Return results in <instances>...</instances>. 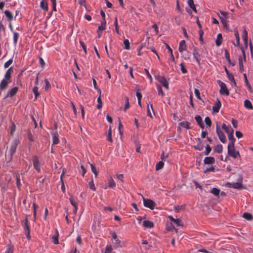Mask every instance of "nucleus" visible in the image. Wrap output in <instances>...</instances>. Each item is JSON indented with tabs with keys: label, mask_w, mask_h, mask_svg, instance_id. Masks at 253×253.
Here are the masks:
<instances>
[{
	"label": "nucleus",
	"mask_w": 253,
	"mask_h": 253,
	"mask_svg": "<svg viewBox=\"0 0 253 253\" xmlns=\"http://www.w3.org/2000/svg\"><path fill=\"white\" fill-rule=\"evenodd\" d=\"M143 225L146 228H151L154 227V223L149 220H144L143 222Z\"/></svg>",
	"instance_id": "nucleus-14"
},
{
	"label": "nucleus",
	"mask_w": 253,
	"mask_h": 253,
	"mask_svg": "<svg viewBox=\"0 0 253 253\" xmlns=\"http://www.w3.org/2000/svg\"><path fill=\"white\" fill-rule=\"evenodd\" d=\"M13 61L12 59H9L5 63L4 66L5 68H8L12 63Z\"/></svg>",
	"instance_id": "nucleus-57"
},
{
	"label": "nucleus",
	"mask_w": 253,
	"mask_h": 253,
	"mask_svg": "<svg viewBox=\"0 0 253 253\" xmlns=\"http://www.w3.org/2000/svg\"><path fill=\"white\" fill-rule=\"evenodd\" d=\"M4 14L7 19V20L10 22L13 19L12 14L8 10H5Z\"/></svg>",
	"instance_id": "nucleus-18"
},
{
	"label": "nucleus",
	"mask_w": 253,
	"mask_h": 253,
	"mask_svg": "<svg viewBox=\"0 0 253 253\" xmlns=\"http://www.w3.org/2000/svg\"><path fill=\"white\" fill-rule=\"evenodd\" d=\"M231 185L232 187L235 189H240L242 187V184L241 182H235Z\"/></svg>",
	"instance_id": "nucleus-31"
},
{
	"label": "nucleus",
	"mask_w": 253,
	"mask_h": 253,
	"mask_svg": "<svg viewBox=\"0 0 253 253\" xmlns=\"http://www.w3.org/2000/svg\"><path fill=\"white\" fill-rule=\"evenodd\" d=\"M180 66L181 67V70L182 71V72L183 73V74H185V73H187V70L185 68L184 66V65L183 63H181L180 64Z\"/></svg>",
	"instance_id": "nucleus-59"
},
{
	"label": "nucleus",
	"mask_w": 253,
	"mask_h": 253,
	"mask_svg": "<svg viewBox=\"0 0 253 253\" xmlns=\"http://www.w3.org/2000/svg\"><path fill=\"white\" fill-rule=\"evenodd\" d=\"M228 139L230 141V142L228 144L232 143L233 145H234V142L235 141V138L234 137L233 133H230V134L228 135Z\"/></svg>",
	"instance_id": "nucleus-37"
},
{
	"label": "nucleus",
	"mask_w": 253,
	"mask_h": 253,
	"mask_svg": "<svg viewBox=\"0 0 253 253\" xmlns=\"http://www.w3.org/2000/svg\"><path fill=\"white\" fill-rule=\"evenodd\" d=\"M243 217L248 220H252L253 218L252 215L247 212L244 213L243 215Z\"/></svg>",
	"instance_id": "nucleus-32"
},
{
	"label": "nucleus",
	"mask_w": 253,
	"mask_h": 253,
	"mask_svg": "<svg viewBox=\"0 0 253 253\" xmlns=\"http://www.w3.org/2000/svg\"><path fill=\"white\" fill-rule=\"evenodd\" d=\"M18 87H14L10 89L9 93L10 97H12L15 95L18 91Z\"/></svg>",
	"instance_id": "nucleus-23"
},
{
	"label": "nucleus",
	"mask_w": 253,
	"mask_h": 253,
	"mask_svg": "<svg viewBox=\"0 0 253 253\" xmlns=\"http://www.w3.org/2000/svg\"><path fill=\"white\" fill-rule=\"evenodd\" d=\"M90 166L91 167V171L95 174V177H97L98 172L95 167L92 164H90Z\"/></svg>",
	"instance_id": "nucleus-41"
},
{
	"label": "nucleus",
	"mask_w": 253,
	"mask_h": 253,
	"mask_svg": "<svg viewBox=\"0 0 253 253\" xmlns=\"http://www.w3.org/2000/svg\"><path fill=\"white\" fill-rule=\"evenodd\" d=\"M125 105L124 107V111H126V110L129 108V99L127 97H125Z\"/></svg>",
	"instance_id": "nucleus-36"
},
{
	"label": "nucleus",
	"mask_w": 253,
	"mask_h": 253,
	"mask_svg": "<svg viewBox=\"0 0 253 253\" xmlns=\"http://www.w3.org/2000/svg\"><path fill=\"white\" fill-rule=\"evenodd\" d=\"M194 148L196 150L201 151L204 148V145L202 142L199 143L197 145L194 146Z\"/></svg>",
	"instance_id": "nucleus-40"
},
{
	"label": "nucleus",
	"mask_w": 253,
	"mask_h": 253,
	"mask_svg": "<svg viewBox=\"0 0 253 253\" xmlns=\"http://www.w3.org/2000/svg\"><path fill=\"white\" fill-rule=\"evenodd\" d=\"M243 40L244 42L245 46L246 48L248 47V32L246 29H244L243 31V34L242 36Z\"/></svg>",
	"instance_id": "nucleus-13"
},
{
	"label": "nucleus",
	"mask_w": 253,
	"mask_h": 253,
	"mask_svg": "<svg viewBox=\"0 0 253 253\" xmlns=\"http://www.w3.org/2000/svg\"><path fill=\"white\" fill-rule=\"evenodd\" d=\"M56 235L52 237V242L55 244H58L59 243L58 242V237H59V234L57 230L56 231Z\"/></svg>",
	"instance_id": "nucleus-28"
},
{
	"label": "nucleus",
	"mask_w": 253,
	"mask_h": 253,
	"mask_svg": "<svg viewBox=\"0 0 253 253\" xmlns=\"http://www.w3.org/2000/svg\"><path fill=\"white\" fill-rule=\"evenodd\" d=\"M211 193L212 194H213L215 196H217L219 195V194L220 193V190L219 189H218V188H213L211 190Z\"/></svg>",
	"instance_id": "nucleus-30"
},
{
	"label": "nucleus",
	"mask_w": 253,
	"mask_h": 253,
	"mask_svg": "<svg viewBox=\"0 0 253 253\" xmlns=\"http://www.w3.org/2000/svg\"><path fill=\"white\" fill-rule=\"evenodd\" d=\"M216 131L220 140L223 143H225L226 142L225 135L217 125L216 126Z\"/></svg>",
	"instance_id": "nucleus-6"
},
{
	"label": "nucleus",
	"mask_w": 253,
	"mask_h": 253,
	"mask_svg": "<svg viewBox=\"0 0 253 253\" xmlns=\"http://www.w3.org/2000/svg\"><path fill=\"white\" fill-rule=\"evenodd\" d=\"M235 135L238 138H241L243 136V134L240 131H236L235 132Z\"/></svg>",
	"instance_id": "nucleus-60"
},
{
	"label": "nucleus",
	"mask_w": 253,
	"mask_h": 253,
	"mask_svg": "<svg viewBox=\"0 0 253 253\" xmlns=\"http://www.w3.org/2000/svg\"><path fill=\"white\" fill-rule=\"evenodd\" d=\"M225 131L228 135L230 134V133H231V134L234 133V130L231 127V126H228V128L225 130Z\"/></svg>",
	"instance_id": "nucleus-56"
},
{
	"label": "nucleus",
	"mask_w": 253,
	"mask_h": 253,
	"mask_svg": "<svg viewBox=\"0 0 253 253\" xmlns=\"http://www.w3.org/2000/svg\"><path fill=\"white\" fill-rule=\"evenodd\" d=\"M225 72L226 73V74L227 75L228 79L231 82H233L235 85H236V82H235V81L234 80V76H233V75L230 74L229 73V71H228V70L226 68H225Z\"/></svg>",
	"instance_id": "nucleus-15"
},
{
	"label": "nucleus",
	"mask_w": 253,
	"mask_h": 253,
	"mask_svg": "<svg viewBox=\"0 0 253 253\" xmlns=\"http://www.w3.org/2000/svg\"><path fill=\"white\" fill-rule=\"evenodd\" d=\"M98 104L97 105V108L99 110L101 109L102 107V102L101 100V96H99L97 98Z\"/></svg>",
	"instance_id": "nucleus-38"
},
{
	"label": "nucleus",
	"mask_w": 253,
	"mask_h": 253,
	"mask_svg": "<svg viewBox=\"0 0 253 253\" xmlns=\"http://www.w3.org/2000/svg\"><path fill=\"white\" fill-rule=\"evenodd\" d=\"M150 109L152 110L153 113L154 114V110H153V106L152 104L150 105V106H149V105H148L147 106V116L151 117V118H152V114L151 113V112H150Z\"/></svg>",
	"instance_id": "nucleus-26"
},
{
	"label": "nucleus",
	"mask_w": 253,
	"mask_h": 253,
	"mask_svg": "<svg viewBox=\"0 0 253 253\" xmlns=\"http://www.w3.org/2000/svg\"><path fill=\"white\" fill-rule=\"evenodd\" d=\"M205 122L207 126H211V119L209 117H206L205 119Z\"/></svg>",
	"instance_id": "nucleus-45"
},
{
	"label": "nucleus",
	"mask_w": 253,
	"mask_h": 253,
	"mask_svg": "<svg viewBox=\"0 0 253 253\" xmlns=\"http://www.w3.org/2000/svg\"><path fill=\"white\" fill-rule=\"evenodd\" d=\"M23 227H24V229L25 231V232H29V231H30V227H29V225L28 224V219L27 218H26L25 220V222H24V224L23 225Z\"/></svg>",
	"instance_id": "nucleus-25"
},
{
	"label": "nucleus",
	"mask_w": 253,
	"mask_h": 253,
	"mask_svg": "<svg viewBox=\"0 0 253 253\" xmlns=\"http://www.w3.org/2000/svg\"><path fill=\"white\" fill-rule=\"evenodd\" d=\"M164 165V163L162 161L159 162L156 165V170H159L162 169Z\"/></svg>",
	"instance_id": "nucleus-29"
},
{
	"label": "nucleus",
	"mask_w": 253,
	"mask_h": 253,
	"mask_svg": "<svg viewBox=\"0 0 253 253\" xmlns=\"http://www.w3.org/2000/svg\"><path fill=\"white\" fill-rule=\"evenodd\" d=\"M13 248L11 245H8L7 247V251L5 253H13Z\"/></svg>",
	"instance_id": "nucleus-51"
},
{
	"label": "nucleus",
	"mask_w": 253,
	"mask_h": 253,
	"mask_svg": "<svg viewBox=\"0 0 253 253\" xmlns=\"http://www.w3.org/2000/svg\"><path fill=\"white\" fill-rule=\"evenodd\" d=\"M124 44L125 45V48L126 49H130V46H129V41L127 39H126L124 41Z\"/></svg>",
	"instance_id": "nucleus-42"
},
{
	"label": "nucleus",
	"mask_w": 253,
	"mask_h": 253,
	"mask_svg": "<svg viewBox=\"0 0 253 253\" xmlns=\"http://www.w3.org/2000/svg\"><path fill=\"white\" fill-rule=\"evenodd\" d=\"M38 90V88L37 86H35L33 88V91L34 93L35 94L36 99L40 95Z\"/></svg>",
	"instance_id": "nucleus-48"
},
{
	"label": "nucleus",
	"mask_w": 253,
	"mask_h": 253,
	"mask_svg": "<svg viewBox=\"0 0 253 253\" xmlns=\"http://www.w3.org/2000/svg\"><path fill=\"white\" fill-rule=\"evenodd\" d=\"M189 125L190 123L187 121L180 122L179 124V126L186 128L187 129L189 128Z\"/></svg>",
	"instance_id": "nucleus-24"
},
{
	"label": "nucleus",
	"mask_w": 253,
	"mask_h": 253,
	"mask_svg": "<svg viewBox=\"0 0 253 253\" xmlns=\"http://www.w3.org/2000/svg\"><path fill=\"white\" fill-rule=\"evenodd\" d=\"M12 71V68L10 67L6 72L4 79L0 83V90L5 89L7 87L8 84L11 82V74Z\"/></svg>",
	"instance_id": "nucleus-1"
},
{
	"label": "nucleus",
	"mask_w": 253,
	"mask_h": 253,
	"mask_svg": "<svg viewBox=\"0 0 253 253\" xmlns=\"http://www.w3.org/2000/svg\"><path fill=\"white\" fill-rule=\"evenodd\" d=\"M107 137V140L108 141H109L111 142H113V140H112V130H111V126L110 127V128L108 130Z\"/></svg>",
	"instance_id": "nucleus-35"
},
{
	"label": "nucleus",
	"mask_w": 253,
	"mask_h": 253,
	"mask_svg": "<svg viewBox=\"0 0 253 253\" xmlns=\"http://www.w3.org/2000/svg\"><path fill=\"white\" fill-rule=\"evenodd\" d=\"M214 170V168L213 167H211L210 168L207 169L205 171V173H207L209 171H213Z\"/></svg>",
	"instance_id": "nucleus-64"
},
{
	"label": "nucleus",
	"mask_w": 253,
	"mask_h": 253,
	"mask_svg": "<svg viewBox=\"0 0 253 253\" xmlns=\"http://www.w3.org/2000/svg\"><path fill=\"white\" fill-rule=\"evenodd\" d=\"M244 77L245 78L246 85L248 86V88L249 89V90L252 92V87H251V85L250 84H249V82L248 81L247 75H246V74H244Z\"/></svg>",
	"instance_id": "nucleus-33"
},
{
	"label": "nucleus",
	"mask_w": 253,
	"mask_h": 253,
	"mask_svg": "<svg viewBox=\"0 0 253 253\" xmlns=\"http://www.w3.org/2000/svg\"><path fill=\"white\" fill-rule=\"evenodd\" d=\"M40 7L43 10L45 11L48 10V5L46 2H45L44 0H42L40 3Z\"/></svg>",
	"instance_id": "nucleus-19"
},
{
	"label": "nucleus",
	"mask_w": 253,
	"mask_h": 253,
	"mask_svg": "<svg viewBox=\"0 0 253 253\" xmlns=\"http://www.w3.org/2000/svg\"><path fill=\"white\" fill-rule=\"evenodd\" d=\"M244 106L246 108H247L248 109H251V110L253 109V106L251 101L249 100H246L244 101Z\"/></svg>",
	"instance_id": "nucleus-17"
},
{
	"label": "nucleus",
	"mask_w": 253,
	"mask_h": 253,
	"mask_svg": "<svg viewBox=\"0 0 253 253\" xmlns=\"http://www.w3.org/2000/svg\"><path fill=\"white\" fill-rule=\"evenodd\" d=\"M194 93L195 94V95L196 97L200 100H202L201 96H200V93L199 91V90L197 88H195L194 89Z\"/></svg>",
	"instance_id": "nucleus-52"
},
{
	"label": "nucleus",
	"mask_w": 253,
	"mask_h": 253,
	"mask_svg": "<svg viewBox=\"0 0 253 253\" xmlns=\"http://www.w3.org/2000/svg\"><path fill=\"white\" fill-rule=\"evenodd\" d=\"M188 4L189 6V7L192 9V10L195 12H197V9L195 7V4L194 3L193 0H188Z\"/></svg>",
	"instance_id": "nucleus-20"
},
{
	"label": "nucleus",
	"mask_w": 253,
	"mask_h": 253,
	"mask_svg": "<svg viewBox=\"0 0 253 253\" xmlns=\"http://www.w3.org/2000/svg\"><path fill=\"white\" fill-rule=\"evenodd\" d=\"M33 165L34 168L39 172L40 171V164L39 159L37 156H35L33 160Z\"/></svg>",
	"instance_id": "nucleus-8"
},
{
	"label": "nucleus",
	"mask_w": 253,
	"mask_h": 253,
	"mask_svg": "<svg viewBox=\"0 0 253 253\" xmlns=\"http://www.w3.org/2000/svg\"><path fill=\"white\" fill-rule=\"evenodd\" d=\"M221 106V102L219 99H217V101L212 107V110L215 113H218L219 111L220 108Z\"/></svg>",
	"instance_id": "nucleus-11"
},
{
	"label": "nucleus",
	"mask_w": 253,
	"mask_h": 253,
	"mask_svg": "<svg viewBox=\"0 0 253 253\" xmlns=\"http://www.w3.org/2000/svg\"><path fill=\"white\" fill-rule=\"evenodd\" d=\"M193 55L194 59L196 60V62L198 64L199 66H200L201 63L199 59V57L200 56V54L198 51L197 48H195L193 50Z\"/></svg>",
	"instance_id": "nucleus-9"
},
{
	"label": "nucleus",
	"mask_w": 253,
	"mask_h": 253,
	"mask_svg": "<svg viewBox=\"0 0 253 253\" xmlns=\"http://www.w3.org/2000/svg\"><path fill=\"white\" fill-rule=\"evenodd\" d=\"M211 147L208 144H207L206 147V151L205 153V155H208L209 153L211 152Z\"/></svg>",
	"instance_id": "nucleus-50"
},
{
	"label": "nucleus",
	"mask_w": 253,
	"mask_h": 253,
	"mask_svg": "<svg viewBox=\"0 0 253 253\" xmlns=\"http://www.w3.org/2000/svg\"><path fill=\"white\" fill-rule=\"evenodd\" d=\"M28 139L31 142H33L34 141L33 136L30 131H29L28 133Z\"/></svg>",
	"instance_id": "nucleus-58"
},
{
	"label": "nucleus",
	"mask_w": 253,
	"mask_h": 253,
	"mask_svg": "<svg viewBox=\"0 0 253 253\" xmlns=\"http://www.w3.org/2000/svg\"><path fill=\"white\" fill-rule=\"evenodd\" d=\"M53 134V144H58L59 142V140L58 138V134L56 131L52 133Z\"/></svg>",
	"instance_id": "nucleus-16"
},
{
	"label": "nucleus",
	"mask_w": 253,
	"mask_h": 253,
	"mask_svg": "<svg viewBox=\"0 0 253 253\" xmlns=\"http://www.w3.org/2000/svg\"><path fill=\"white\" fill-rule=\"evenodd\" d=\"M222 145L221 144L216 145L214 148V150L218 153H221L222 152Z\"/></svg>",
	"instance_id": "nucleus-27"
},
{
	"label": "nucleus",
	"mask_w": 253,
	"mask_h": 253,
	"mask_svg": "<svg viewBox=\"0 0 253 253\" xmlns=\"http://www.w3.org/2000/svg\"><path fill=\"white\" fill-rule=\"evenodd\" d=\"M144 70L147 74V77L150 79L151 82H152V78L151 75L149 73L148 70L147 69H145Z\"/></svg>",
	"instance_id": "nucleus-63"
},
{
	"label": "nucleus",
	"mask_w": 253,
	"mask_h": 253,
	"mask_svg": "<svg viewBox=\"0 0 253 253\" xmlns=\"http://www.w3.org/2000/svg\"><path fill=\"white\" fill-rule=\"evenodd\" d=\"M89 187L90 189L93 190V191H95L96 190L95 186L94 184L93 180L92 179L89 182Z\"/></svg>",
	"instance_id": "nucleus-44"
},
{
	"label": "nucleus",
	"mask_w": 253,
	"mask_h": 253,
	"mask_svg": "<svg viewBox=\"0 0 253 253\" xmlns=\"http://www.w3.org/2000/svg\"><path fill=\"white\" fill-rule=\"evenodd\" d=\"M157 89H158L159 94H161V95L162 96H163L164 94L162 88L160 85H157Z\"/></svg>",
	"instance_id": "nucleus-54"
},
{
	"label": "nucleus",
	"mask_w": 253,
	"mask_h": 253,
	"mask_svg": "<svg viewBox=\"0 0 253 253\" xmlns=\"http://www.w3.org/2000/svg\"><path fill=\"white\" fill-rule=\"evenodd\" d=\"M16 185H17V186L18 187V188H20V186L21 185V184H20V178L18 177V176L17 175L16 176Z\"/></svg>",
	"instance_id": "nucleus-62"
},
{
	"label": "nucleus",
	"mask_w": 253,
	"mask_h": 253,
	"mask_svg": "<svg viewBox=\"0 0 253 253\" xmlns=\"http://www.w3.org/2000/svg\"><path fill=\"white\" fill-rule=\"evenodd\" d=\"M33 215L34 219H36V209L38 208V206L35 203H33Z\"/></svg>",
	"instance_id": "nucleus-49"
},
{
	"label": "nucleus",
	"mask_w": 253,
	"mask_h": 253,
	"mask_svg": "<svg viewBox=\"0 0 253 253\" xmlns=\"http://www.w3.org/2000/svg\"><path fill=\"white\" fill-rule=\"evenodd\" d=\"M227 148L228 154L234 159H236L238 156H240L239 152L235 150L234 145H233L232 143L228 144Z\"/></svg>",
	"instance_id": "nucleus-2"
},
{
	"label": "nucleus",
	"mask_w": 253,
	"mask_h": 253,
	"mask_svg": "<svg viewBox=\"0 0 253 253\" xmlns=\"http://www.w3.org/2000/svg\"><path fill=\"white\" fill-rule=\"evenodd\" d=\"M143 201L144 206L145 207L148 208L151 210H153L155 206H156V204L152 200L145 199L143 196Z\"/></svg>",
	"instance_id": "nucleus-3"
},
{
	"label": "nucleus",
	"mask_w": 253,
	"mask_h": 253,
	"mask_svg": "<svg viewBox=\"0 0 253 253\" xmlns=\"http://www.w3.org/2000/svg\"><path fill=\"white\" fill-rule=\"evenodd\" d=\"M187 48V45L186 44V42L184 40L181 41L179 43V45L178 47V50L180 53L183 52V51L186 50Z\"/></svg>",
	"instance_id": "nucleus-10"
},
{
	"label": "nucleus",
	"mask_w": 253,
	"mask_h": 253,
	"mask_svg": "<svg viewBox=\"0 0 253 253\" xmlns=\"http://www.w3.org/2000/svg\"><path fill=\"white\" fill-rule=\"evenodd\" d=\"M19 143L18 140H14L11 143L9 150L10 160L12 159V155L15 153L16 147Z\"/></svg>",
	"instance_id": "nucleus-4"
},
{
	"label": "nucleus",
	"mask_w": 253,
	"mask_h": 253,
	"mask_svg": "<svg viewBox=\"0 0 253 253\" xmlns=\"http://www.w3.org/2000/svg\"><path fill=\"white\" fill-rule=\"evenodd\" d=\"M112 236L113 238L115 240L116 244L119 245L120 244V241L118 238L117 234L115 232H113Z\"/></svg>",
	"instance_id": "nucleus-46"
},
{
	"label": "nucleus",
	"mask_w": 253,
	"mask_h": 253,
	"mask_svg": "<svg viewBox=\"0 0 253 253\" xmlns=\"http://www.w3.org/2000/svg\"><path fill=\"white\" fill-rule=\"evenodd\" d=\"M155 78L157 80L167 89H169V83L167 80L162 76H155Z\"/></svg>",
	"instance_id": "nucleus-7"
},
{
	"label": "nucleus",
	"mask_w": 253,
	"mask_h": 253,
	"mask_svg": "<svg viewBox=\"0 0 253 253\" xmlns=\"http://www.w3.org/2000/svg\"><path fill=\"white\" fill-rule=\"evenodd\" d=\"M220 20H221V21L222 23V24L223 25V26L226 27V28H227L228 27V25L227 24V21L226 20V18H225L224 17H222L220 16H219Z\"/></svg>",
	"instance_id": "nucleus-39"
},
{
	"label": "nucleus",
	"mask_w": 253,
	"mask_h": 253,
	"mask_svg": "<svg viewBox=\"0 0 253 253\" xmlns=\"http://www.w3.org/2000/svg\"><path fill=\"white\" fill-rule=\"evenodd\" d=\"M19 35L17 33L14 32L13 34V40L15 44L17 43Z\"/></svg>",
	"instance_id": "nucleus-53"
},
{
	"label": "nucleus",
	"mask_w": 253,
	"mask_h": 253,
	"mask_svg": "<svg viewBox=\"0 0 253 253\" xmlns=\"http://www.w3.org/2000/svg\"><path fill=\"white\" fill-rule=\"evenodd\" d=\"M218 84L220 86V89L219 92L221 94H225L226 95H229V92L227 88L226 84L220 81H218Z\"/></svg>",
	"instance_id": "nucleus-5"
},
{
	"label": "nucleus",
	"mask_w": 253,
	"mask_h": 253,
	"mask_svg": "<svg viewBox=\"0 0 253 253\" xmlns=\"http://www.w3.org/2000/svg\"><path fill=\"white\" fill-rule=\"evenodd\" d=\"M80 44H81V46H82V47H83V49H84V52L85 54H86V47L85 45V44H84V43L83 42H82V41H80Z\"/></svg>",
	"instance_id": "nucleus-61"
},
{
	"label": "nucleus",
	"mask_w": 253,
	"mask_h": 253,
	"mask_svg": "<svg viewBox=\"0 0 253 253\" xmlns=\"http://www.w3.org/2000/svg\"><path fill=\"white\" fill-rule=\"evenodd\" d=\"M204 162L205 164H212L215 162V159L212 157H207L204 159Z\"/></svg>",
	"instance_id": "nucleus-12"
},
{
	"label": "nucleus",
	"mask_w": 253,
	"mask_h": 253,
	"mask_svg": "<svg viewBox=\"0 0 253 253\" xmlns=\"http://www.w3.org/2000/svg\"><path fill=\"white\" fill-rule=\"evenodd\" d=\"M225 58L227 59V60L228 61V63H230V64H231V60L230 59V55H229V53L228 52V51L227 50H225ZM235 63H232V65L233 66L235 65Z\"/></svg>",
	"instance_id": "nucleus-34"
},
{
	"label": "nucleus",
	"mask_w": 253,
	"mask_h": 253,
	"mask_svg": "<svg viewBox=\"0 0 253 253\" xmlns=\"http://www.w3.org/2000/svg\"><path fill=\"white\" fill-rule=\"evenodd\" d=\"M108 182H109V185H108L109 187L113 188L116 186V183H115V181H114L113 178L111 176L108 179Z\"/></svg>",
	"instance_id": "nucleus-22"
},
{
	"label": "nucleus",
	"mask_w": 253,
	"mask_h": 253,
	"mask_svg": "<svg viewBox=\"0 0 253 253\" xmlns=\"http://www.w3.org/2000/svg\"><path fill=\"white\" fill-rule=\"evenodd\" d=\"M195 119L198 125L202 123L203 120L200 116H199V115L196 116L195 117Z\"/></svg>",
	"instance_id": "nucleus-47"
},
{
	"label": "nucleus",
	"mask_w": 253,
	"mask_h": 253,
	"mask_svg": "<svg viewBox=\"0 0 253 253\" xmlns=\"http://www.w3.org/2000/svg\"><path fill=\"white\" fill-rule=\"evenodd\" d=\"M44 82L45 84V89L47 90L48 88H49L50 87V84L49 82H48V81L47 80V79H45L44 80Z\"/></svg>",
	"instance_id": "nucleus-55"
},
{
	"label": "nucleus",
	"mask_w": 253,
	"mask_h": 253,
	"mask_svg": "<svg viewBox=\"0 0 253 253\" xmlns=\"http://www.w3.org/2000/svg\"><path fill=\"white\" fill-rule=\"evenodd\" d=\"M178 226H183V223L182 220L179 218L176 219L175 221L174 222Z\"/></svg>",
	"instance_id": "nucleus-43"
},
{
	"label": "nucleus",
	"mask_w": 253,
	"mask_h": 253,
	"mask_svg": "<svg viewBox=\"0 0 253 253\" xmlns=\"http://www.w3.org/2000/svg\"><path fill=\"white\" fill-rule=\"evenodd\" d=\"M222 35L221 34H218L217 36V39L216 40V45L217 46H219L221 45L222 43Z\"/></svg>",
	"instance_id": "nucleus-21"
}]
</instances>
